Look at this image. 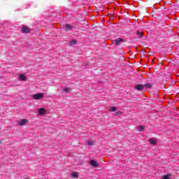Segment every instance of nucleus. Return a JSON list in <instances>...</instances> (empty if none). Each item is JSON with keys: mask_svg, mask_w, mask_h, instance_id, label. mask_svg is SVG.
Here are the masks:
<instances>
[{"mask_svg": "<svg viewBox=\"0 0 179 179\" xmlns=\"http://www.w3.org/2000/svg\"><path fill=\"white\" fill-rule=\"evenodd\" d=\"M120 43H125V39H124L122 38H118L115 40V45H120Z\"/></svg>", "mask_w": 179, "mask_h": 179, "instance_id": "nucleus-3", "label": "nucleus"}, {"mask_svg": "<svg viewBox=\"0 0 179 179\" xmlns=\"http://www.w3.org/2000/svg\"><path fill=\"white\" fill-rule=\"evenodd\" d=\"M76 43H78V41L75 39L71 41L70 43H69L70 47H72L73 45H76Z\"/></svg>", "mask_w": 179, "mask_h": 179, "instance_id": "nucleus-11", "label": "nucleus"}, {"mask_svg": "<svg viewBox=\"0 0 179 179\" xmlns=\"http://www.w3.org/2000/svg\"><path fill=\"white\" fill-rule=\"evenodd\" d=\"M143 129H145V127L143 126H139L138 127V131L140 132H142V131H143Z\"/></svg>", "mask_w": 179, "mask_h": 179, "instance_id": "nucleus-17", "label": "nucleus"}, {"mask_svg": "<svg viewBox=\"0 0 179 179\" xmlns=\"http://www.w3.org/2000/svg\"><path fill=\"white\" fill-rule=\"evenodd\" d=\"M163 179H170V176L169 175H165V176H164Z\"/></svg>", "mask_w": 179, "mask_h": 179, "instance_id": "nucleus-18", "label": "nucleus"}, {"mask_svg": "<svg viewBox=\"0 0 179 179\" xmlns=\"http://www.w3.org/2000/svg\"><path fill=\"white\" fill-rule=\"evenodd\" d=\"M28 121L27 119H22L18 122V125H20V127H23V125L27 124Z\"/></svg>", "mask_w": 179, "mask_h": 179, "instance_id": "nucleus-4", "label": "nucleus"}, {"mask_svg": "<svg viewBox=\"0 0 179 179\" xmlns=\"http://www.w3.org/2000/svg\"><path fill=\"white\" fill-rule=\"evenodd\" d=\"M30 31H31V29L29 28L26 25L22 26L21 29V33L26 34L27 33H30Z\"/></svg>", "mask_w": 179, "mask_h": 179, "instance_id": "nucleus-1", "label": "nucleus"}, {"mask_svg": "<svg viewBox=\"0 0 179 179\" xmlns=\"http://www.w3.org/2000/svg\"><path fill=\"white\" fill-rule=\"evenodd\" d=\"M38 111L39 115H44L45 114H47V110H45L43 108H40Z\"/></svg>", "mask_w": 179, "mask_h": 179, "instance_id": "nucleus-5", "label": "nucleus"}, {"mask_svg": "<svg viewBox=\"0 0 179 179\" xmlns=\"http://www.w3.org/2000/svg\"><path fill=\"white\" fill-rule=\"evenodd\" d=\"M88 145H92V141H89Z\"/></svg>", "mask_w": 179, "mask_h": 179, "instance_id": "nucleus-20", "label": "nucleus"}, {"mask_svg": "<svg viewBox=\"0 0 179 179\" xmlns=\"http://www.w3.org/2000/svg\"><path fill=\"white\" fill-rule=\"evenodd\" d=\"M90 164H91V166H92V167H98L99 166V162L94 161V159H91L90 161Z\"/></svg>", "mask_w": 179, "mask_h": 179, "instance_id": "nucleus-7", "label": "nucleus"}, {"mask_svg": "<svg viewBox=\"0 0 179 179\" xmlns=\"http://www.w3.org/2000/svg\"><path fill=\"white\" fill-rule=\"evenodd\" d=\"M117 110H118V109L117 108V107L113 106V107H112V108L110 109V111L111 113H114V112L117 111Z\"/></svg>", "mask_w": 179, "mask_h": 179, "instance_id": "nucleus-16", "label": "nucleus"}, {"mask_svg": "<svg viewBox=\"0 0 179 179\" xmlns=\"http://www.w3.org/2000/svg\"><path fill=\"white\" fill-rule=\"evenodd\" d=\"M153 85H150V83H145L144 85V87H146L147 89H152Z\"/></svg>", "mask_w": 179, "mask_h": 179, "instance_id": "nucleus-14", "label": "nucleus"}, {"mask_svg": "<svg viewBox=\"0 0 179 179\" xmlns=\"http://www.w3.org/2000/svg\"><path fill=\"white\" fill-rule=\"evenodd\" d=\"M135 89L136 90H138L139 92L143 90V89H145V86L144 85H142L141 84H138L135 86Z\"/></svg>", "mask_w": 179, "mask_h": 179, "instance_id": "nucleus-6", "label": "nucleus"}, {"mask_svg": "<svg viewBox=\"0 0 179 179\" xmlns=\"http://www.w3.org/2000/svg\"><path fill=\"white\" fill-rule=\"evenodd\" d=\"M19 78L20 80H21L22 82H26L27 80L26 79V76H24V74H20Z\"/></svg>", "mask_w": 179, "mask_h": 179, "instance_id": "nucleus-9", "label": "nucleus"}, {"mask_svg": "<svg viewBox=\"0 0 179 179\" xmlns=\"http://www.w3.org/2000/svg\"><path fill=\"white\" fill-rule=\"evenodd\" d=\"M136 35L138 36V38H142L143 37V33L137 31Z\"/></svg>", "mask_w": 179, "mask_h": 179, "instance_id": "nucleus-13", "label": "nucleus"}, {"mask_svg": "<svg viewBox=\"0 0 179 179\" xmlns=\"http://www.w3.org/2000/svg\"><path fill=\"white\" fill-rule=\"evenodd\" d=\"M25 179H29V178H25Z\"/></svg>", "mask_w": 179, "mask_h": 179, "instance_id": "nucleus-22", "label": "nucleus"}, {"mask_svg": "<svg viewBox=\"0 0 179 179\" xmlns=\"http://www.w3.org/2000/svg\"><path fill=\"white\" fill-rule=\"evenodd\" d=\"M148 142L150 145H153L154 146L156 145L157 143L156 138H149Z\"/></svg>", "mask_w": 179, "mask_h": 179, "instance_id": "nucleus-8", "label": "nucleus"}, {"mask_svg": "<svg viewBox=\"0 0 179 179\" xmlns=\"http://www.w3.org/2000/svg\"><path fill=\"white\" fill-rule=\"evenodd\" d=\"M65 29L66 31H67L68 30H72V29H73V27H72V25H71L70 24H66Z\"/></svg>", "mask_w": 179, "mask_h": 179, "instance_id": "nucleus-10", "label": "nucleus"}, {"mask_svg": "<svg viewBox=\"0 0 179 179\" xmlns=\"http://www.w3.org/2000/svg\"><path fill=\"white\" fill-rule=\"evenodd\" d=\"M33 99L34 100H40L44 97V94L43 93H38V94H35L32 96Z\"/></svg>", "mask_w": 179, "mask_h": 179, "instance_id": "nucleus-2", "label": "nucleus"}, {"mask_svg": "<svg viewBox=\"0 0 179 179\" xmlns=\"http://www.w3.org/2000/svg\"><path fill=\"white\" fill-rule=\"evenodd\" d=\"M0 143H2V142H0Z\"/></svg>", "mask_w": 179, "mask_h": 179, "instance_id": "nucleus-21", "label": "nucleus"}, {"mask_svg": "<svg viewBox=\"0 0 179 179\" xmlns=\"http://www.w3.org/2000/svg\"><path fill=\"white\" fill-rule=\"evenodd\" d=\"M71 90H72L68 87H66L64 89V92H65L66 93H69V92H71Z\"/></svg>", "mask_w": 179, "mask_h": 179, "instance_id": "nucleus-15", "label": "nucleus"}, {"mask_svg": "<svg viewBox=\"0 0 179 179\" xmlns=\"http://www.w3.org/2000/svg\"><path fill=\"white\" fill-rule=\"evenodd\" d=\"M120 114H122V113L121 111H117V112L115 113V115L118 116V115H120Z\"/></svg>", "mask_w": 179, "mask_h": 179, "instance_id": "nucleus-19", "label": "nucleus"}, {"mask_svg": "<svg viewBox=\"0 0 179 179\" xmlns=\"http://www.w3.org/2000/svg\"><path fill=\"white\" fill-rule=\"evenodd\" d=\"M71 176L73 178H79V175L78 174V172H73L71 173Z\"/></svg>", "mask_w": 179, "mask_h": 179, "instance_id": "nucleus-12", "label": "nucleus"}]
</instances>
